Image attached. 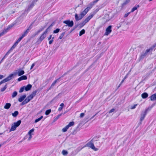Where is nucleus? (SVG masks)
Returning a JSON list of instances; mask_svg holds the SVG:
<instances>
[{
    "label": "nucleus",
    "instance_id": "obj_1",
    "mask_svg": "<svg viewBox=\"0 0 156 156\" xmlns=\"http://www.w3.org/2000/svg\"><path fill=\"white\" fill-rule=\"evenodd\" d=\"M88 11V10L86 8L83 11L81 12L79 16L77 14H76L75 15V17L76 21H78L81 20L87 14Z\"/></svg>",
    "mask_w": 156,
    "mask_h": 156
},
{
    "label": "nucleus",
    "instance_id": "obj_2",
    "mask_svg": "<svg viewBox=\"0 0 156 156\" xmlns=\"http://www.w3.org/2000/svg\"><path fill=\"white\" fill-rule=\"evenodd\" d=\"M97 137H94L92 140H91L89 143H88L87 144L86 146L87 147H90L91 149L94 150V151H97L98 150V149L96 148L94 146V144L93 143V140H95L96 138Z\"/></svg>",
    "mask_w": 156,
    "mask_h": 156
},
{
    "label": "nucleus",
    "instance_id": "obj_3",
    "mask_svg": "<svg viewBox=\"0 0 156 156\" xmlns=\"http://www.w3.org/2000/svg\"><path fill=\"white\" fill-rule=\"evenodd\" d=\"M151 109V108L148 107L146 109L144 112H142L141 114V117L140 119V121L141 122L144 119L148 111H150Z\"/></svg>",
    "mask_w": 156,
    "mask_h": 156
},
{
    "label": "nucleus",
    "instance_id": "obj_4",
    "mask_svg": "<svg viewBox=\"0 0 156 156\" xmlns=\"http://www.w3.org/2000/svg\"><path fill=\"white\" fill-rule=\"evenodd\" d=\"M21 123V121L19 120L16 122L14 123V125H12L10 129V131H13L16 130L17 127L19 126Z\"/></svg>",
    "mask_w": 156,
    "mask_h": 156
},
{
    "label": "nucleus",
    "instance_id": "obj_5",
    "mask_svg": "<svg viewBox=\"0 0 156 156\" xmlns=\"http://www.w3.org/2000/svg\"><path fill=\"white\" fill-rule=\"evenodd\" d=\"M17 73H15L14 74H11L7 77L5 78L0 82V85L2 84L5 83L10 80L14 76V75H16Z\"/></svg>",
    "mask_w": 156,
    "mask_h": 156
},
{
    "label": "nucleus",
    "instance_id": "obj_6",
    "mask_svg": "<svg viewBox=\"0 0 156 156\" xmlns=\"http://www.w3.org/2000/svg\"><path fill=\"white\" fill-rule=\"evenodd\" d=\"M64 23L66 24V26H68L69 27H72L74 25V22L73 20L70 21L69 20H66L63 21Z\"/></svg>",
    "mask_w": 156,
    "mask_h": 156
},
{
    "label": "nucleus",
    "instance_id": "obj_7",
    "mask_svg": "<svg viewBox=\"0 0 156 156\" xmlns=\"http://www.w3.org/2000/svg\"><path fill=\"white\" fill-rule=\"evenodd\" d=\"M148 53L147 50L142 52L139 57L140 60H143L147 55Z\"/></svg>",
    "mask_w": 156,
    "mask_h": 156
},
{
    "label": "nucleus",
    "instance_id": "obj_8",
    "mask_svg": "<svg viewBox=\"0 0 156 156\" xmlns=\"http://www.w3.org/2000/svg\"><path fill=\"white\" fill-rule=\"evenodd\" d=\"M74 124V122H70L68 125L62 129V131L63 132H66L70 127L73 126Z\"/></svg>",
    "mask_w": 156,
    "mask_h": 156
},
{
    "label": "nucleus",
    "instance_id": "obj_9",
    "mask_svg": "<svg viewBox=\"0 0 156 156\" xmlns=\"http://www.w3.org/2000/svg\"><path fill=\"white\" fill-rule=\"evenodd\" d=\"M23 37L21 36L20 37L15 43L13 46L10 48L12 50H13L17 46L18 43L22 39Z\"/></svg>",
    "mask_w": 156,
    "mask_h": 156
},
{
    "label": "nucleus",
    "instance_id": "obj_10",
    "mask_svg": "<svg viewBox=\"0 0 156 156\" xmlns=\"http://www.w3.org/2000/svg\"><path fill=\"white\" fill-rule=\"evenodd\" d=\"M32 28V24H31L28 27L27 29L24 31L23 33L22 34V36L24 37L25 36H26L28 34V33L29 32L30 30Z\"/></svg>",
    "mask_w": 156,
    "mask_h": 156
},
{
    "label": "nucleus",
    "instance_id": "obj_11",
    "mask_svg": "<svg viewBox=\"0 0 156 156\" xmlns=\"http://www.w3.org/2000/svg\"><path fill=\"white\" fill-rule=\"evenodd\" d=\"M112 26H109L106 29V32L105 33L104 35H108L112 32Z\"/></svg>",
    "mask_w": 156,
    "mask_h": 156
},
{
    "label": "nucleus",
    "instance_id": "obj_12",
    "mask_svg": "<svg viewBox=\"0 0 156 156\" xmlns=\"http://www.w3.org/2000/svg\"><path fill=\"white\" fill-rule=\"evenodd\" d=\"M46 37V35H44V34H42L40 37L38 39L36 43L37 44H40Z\"/></svg>",
    "mask_w": 156,
    "mask_h": 156
},
{
    "label": "nucleus",
    "instance_id": "obj_13",
    "mask_svg": "<svg viewBox=\"0 0 156 156\" xmlns=\"http://www.w3.org/2000/svg\"><path fill=\"white\" fill-rule=\"evenodd\" d=\"M35 4L33 1L31 4L28 5L27 8L25 10V12H28L34 6Z\"/></svg>",
    "mask_w": 156,
    "mask_h": 156
},
{
    "label": "nucleus",
    "instance_id": "obj_14",
    "mask_svg": "<svg viewBox=\"0 0 156 156\" xmlns=\"http://www.w3.org/2000/svg\"><path fill=\"white\" fill-rule=\"evenodd\" d=\"M12 51V49H11V48H10V49L7 51V52L6 53V54H5L4 56L1 60V61H0V64L3 62L4 59L7 57L8 55L9 54V53L10 52H11Z\"/></svg>",
    "mask_w": 156,
    "mask_h": 156
},
{
    "label": "nucleus",
    "instance_id": "obj_15",
    "mask_svg": "<svg viewBox=\"0 0 156 156\" xmlns=\"http://www.w3.org/2000/svg\"><path fill=\"white\" fill-rule=\"evenodd\" d=\"M27 76L26 75H23L19 77L17 79V80L18 81H20L23 80H27Z\"/></svg>",
    "mask_w": 156,
    "mask_h": 156
},
{
    "label": "nucleus",
    "instance_id": "obj_16",
    "mask_svg": "<svg viewBox=\"0 0 156 156\" xmlns=\"http://www.w3.org/2000/svg\"><path fill=\"white\" fill-rule=\"evenodd\" d=\"M32 87V85L30 84H28L27 86H24L25 90L26 91L30 90Z\"/></svg>",
    "mask_w": 156,
    "mask_h": 156
},
{
    "label": "nucleus",
    "instance_id": "obj_17",
    "mask_svg": "<svg viewBox=\"0 0 156 156\" xmlns=\"http://www.w3.org/2000/svg\"><path fill=\"white\" fill-rule=\"evenodd\" d=\"M15 73H13V74H14ZM15 73H17V74H17H18V76H21L23 74H24L25 72L23 70H21L20 69L18 70V73L16 72ZM15 75H14L15 76Z\"/></svg>",
    "mask_w": 156,
    "mask_h": 156
},
{
    "label": "nucleus",
    "instance_id": "obj_18",
    "mask_svg": "<svg viewBox=\"0 0 156 156\" xmlns=\"http://www.w3.org/2000/svg\"><path fill=\"white\" fill-rule=\"evenodd\" d=\"M30 101V99H28L27 98H26L22 102V103L20 104V105H24L27 104L28 102H29Z\"/></svg>",
    "mask_w": 156,
    "mask_h": 156
},
{
    "label": "nucleus",
    "instance_id": "obj_19",
    "mask_svg": "<svg viewBox=\"0 0 156 156\" xmlns=\"http://www.w3.org/2000/svg\"><path fill=\"white\" fill-rule=\"evenodd\" d=\"M156 47V43L153 44L152 46L150 47L149 49H147V52L148 53L151 52Z\"/></svg>",
    "mask_w": 156,
    "mask_h": 156
},
{
    "label": "nucleus",
    "instance_id": "obj_20",
    "mask_svg": "<svg viewBox=\"0 0 156 156\" xmlns=\"http://www.w3.org/2000/svg\"><path fill=\"white\" fill-rule=\"evenodd\" d=\"M26 97V94H25L21 96L18 99V101L20 102H21L23 101Z\"/></svg>",
    "mask_w": 156,
    "mask_h": 156
},
{
    "label": "nucleus",
    "instance_id": "obj_21",
    "mask_svg": "<svg viewBox=\"0 0 156 156\" xmlns=\"http://www.w3.org/2000/svg\"><path fill=\"white\" fill-rule=\"evenodd\" d=\"M151 100L152 101H155L156 100V94H154L150 97Z\"/></svg>",
    "mask_w": 156,
    "mask_h": 156
},
{
    "label": "nucleus",
    "instance_id": "obj_22",
    "mask_svg": "<svg viewBox=\"0 0 156 156\" xmlns=\"http://www.w3.org/2000/svg\"><path fill=\"white\" fill-rule=\"evenodd\" d=\"M148 95L146 92H144L142 94L141 97L143 99H145L148 97Z\"/></svg>",
    "mask_w": 156,
    "mask_h": 156
},
{
    "label": "nucleus",
    "instance_id": "obj_23",
    "mask_svg": "<svg viewBox=\"0 0 156 156\" xmlns=\"http://www.w3.org/2000/svg\"><path fill=\"white\" fill-rule=\"evenodd\" d=\"M94 4L92 2H91L88 5V6L86 8L89 11L94 5Z\"/></svg>",
    "mask_w": 156,
    "mask_h": 156
},
{
    "label": "nucleus",
    "instance_id": "obj_24",
    "mask_svg": "<svg viewBox=\"0 0 156 156\" xmlns=\"http://www.w3.org/2000/svg\"><path fill=\"white\" fill-rule=\"evenodd\" d=\"M11 106V104L10 103H6L4 106V108L8 109L10 108Z\"/></svg>",
    "mask_w": 156,
    "mask_h": 156
},
{
    "label": "nucleus",
    "instance_id": "obj_25",
    "mask_svg": "<svg viewBox=\"0 0 156 156\" xmlns=\"http://www.w3.org/2000/svg\"><path fill=\"white\" fill-rule=\"evenodd\" d=\"M140 6L139 5H136L132 9L130 12H133L134 11L136 10Z\"/></svg>",
    "mask_w": 156,
    "mask_h": 156
},
{
    "label": "nucleus",
    "instance_id": "obj_26",
    "mask_svg": "<svg viewBox=\"0 0 156 156\" xmlns=\"http://www.w3.org/2000/svg\"><path fill=\"white\" fill-rule=\"evenodd\" d=\"M12 26L9 25L8 26V27L6 29H4L3 30V31L2 32V33H3V35L6 32H7L8 31L9 29H10V28H11V27H12Z\"/></svg>",
    "mask_w": 156,
    "mask_h": 156
},
{
    "label": "nucleus",
    "instance_id": "obj_27",
    "mask_svg": "<svg viewBox=\"0 0 156 156\" xmlns=\"http://www.w3.org/2000/svg\"><path fill=\"white\" fill-rule=\"evenodd\" d=\"M86 24V23L84 22L83 21L82 22L80 23L79 24H78V27L79 26V27L80 28H81L83 27Z\"/></svg>",
    "mask_w": 156,
    "mask_h": 156
},
{
    "label": "nucleus",
    "instance_id": "obj_28",
    "mask_svg": "<svg viewBox=\"0 0 156 156\" xmlns=\"http://www.w3.org/2000/svg\"><path fill=\"white\" fill-rule=\"evenodd\" d=\"M18 114L19 112L17 111H15L14 113H12V115L14 117H16L18 115Z\"/></svg>",
    "mask_w": 156,
    "mask_h": 156
},
{
    "label": "nucleus",
    "instance_id": "obj_29",
    "mask_svg": "<svg viewBox=\"0 0 156 156\" xmlns=\"http://www.w3.org/2000/svg\"><path fill=\"white\" fill-rule=\"evenodd\" d=\"M130 0H126V1L122 4V7H123L124 6L128 4L130 1Z\"/></svg>",
    "mask_w": 156,
    "mask_h": 156
},
{
    "label": "nucleus",
    "instance_id": "obj_30",
    "mask_svg": "<svg viewBox=\"0 0 156 156\" xmlns=\"http://www.w3.org/2000/svg\"><path fill=\"white\" fill-rule=\"evenodd\" d=\"M85 30L84 29H82V30H81L79 33V36H81L83 34H85Z\"/></svg>",
    "mask_w": 156,
    "mask_h": 156
},
{
    "label": "nucleus",
    "instance_id": "obj_31",
    "mask_svg": "<svg viewBox=\"0 0 156 156\" xmlns=\"http://www.w3.org/2000/svg\"><path fill=\"white\" fill-rule=\"evenodd\" d=\"M43 118V116H41L39 118L35 119V120L34 122L35 123H37V122H39L40 120H41Z\"/></svg>",
    "mask_w": 156,
    "mask_h": 156
},
{
    "label": "nucleus",
    "instance_id": "obj_32",
    "mask_svg": "<svg viewBox=\"0 0 156 156\" xmlns=\"http://www.w3.org/2000/svg\"><path fill=\"white\" fill-rule=\"evenodd\" d=\"M37 91V90H35L33 91L30 95L34 98L36 95Z\"/></svg>",
    "mask_w": 156,
    "mask_h": 156
},
{
    "label": "nucleus",
    "instance_id": "obj_33",
    "mask_svg": "<svg viewBox=\"0 0 156 156\" xmlns=\"http://www.w3.org/2000/svg\"><path fill=\"white\" fill-rule=\"evenodd\" d=\"M51 109H49L47 110L45 112V114L46 115H48L51 112Z\"/></svg>",
    "mask_w": 156,
    "mask_h": 156
},
{
    "label": "nucleus",
    "instance_id": "obj_34",
    "mask_svg": "<svg viewBox=\"0 0 156 156\" xmlns=\"http://www.w3.org/2000/svg\"><path fill=\"white\" fill-rule=\"evenodd\" d=\"M17 91H14L12 94V98H14V97H16L17 95Z\"/></svg>",
    "mask_w": 156,
    "mask_h": 156
},
{
    "label": "nucleus",
    "instance_id": "obj_35",
    "mask_svg": "<svg viewBox=\"0 0 156 156\" xmlns=\"http://www.w3.org/2000/svg\"><path fill=\"white\" fill-rule=\"evenodd\" d=\"M60 78H59L56 79V80H55L53 83H52L51 84V87H52L54 86L55 84H56V83H57V82L58 81L59 79Z\"/></svg>",
    "mask_w": 156,
    "mask_h": 156
},
{
    "label": "nucleus",
    "instance_id": "obj_36",
    "mask_svg": "<svg viewBox=\"0 0 156 156\" xmlns=\"http://www.w3.org/2000/svg\"><path fill=\"white\" fill-rule=\"evenodd\" d=\"M7 88V84H6L4 87L2 88L1 89L0 91L1 92H3Z\"/></svg>",
    "mask_w": 156,
    "mask_h": 156
},
{
    "label": "nucleus",
    "instance_id": "obj_37",
    "mask_svg": "<svg viewBox=\"0 0 156 156\" xmlns=\"http://www.w3.org/2000/svg\"><path fill=\"white\" fill-rule=\"evenodd\" d=\"M60 30V29L59 28H57L53 31V33L54 34H56L58 33Z\"/></svg>",
    "mask_w": 156,
    "mask_h": 156
},
{
    "label": "nucleus",
    "instance_id": "obj_38",
    "mask_svg": "<svg viewBox=\"0 0 156 156\" xmlns=\"http://www.w3.org/2000/svg\"><path fill=\"white\" fill-rule=\"evenodd\" d=\"M62 153L64 155H66L67 154L68 151L65 150H63L62 151Z\"/></svg>",
    "mask_w": 156,
    "mask_h": 156
},
{
    "label": "nucleus",
    "instance_id": "obj_39",
    "mask_svg": "<svg viewBox=\"0 0 156 156\" xmlns=\"http://www.w3.org/2000/svg\"><path fill=\"white\" fill-rule=\"evenodd\" d=\"M65 32L62 33L59 37L58 39H61L64 36Z\"/></svg>",
    "mask_w": 156,
    "mask_h": 156
},
{
    "label": "nucleus",
    "instance_id": "obj_40",
    "mask_svg": "<svg viewBox=\"0 0 156 156\" xmlns=\"http://www.w3.org/2000/svg\"><path fill=\"white\" fill-rule=\"evenodd\" d=\"M78 27V24H77L73 28L71 29L70 30V33H71L76 28Z\"/></svg>",
    "mask_w": 156,
    "mask_h": 156
},
{
    "label": "nucleus",
    "instance_id": "obj_41",
    "mask_svg": "<svg viewBox=\"0 0 156 156\" xmlns=\"http://www.w3.org/2000/svg\"><path fill=\"white\" fill-rule=\"evenodd\" d=\"M94 14H93L92 13H90L89 16H88L87 17L88 18V19L89 20H90L94 16Z\"/></svg>",
    "mask_w": 156,
    "mask_h": 156
},
{
    "label": "nucleus",
    "instance_id": "obj_42",
    "mask_svg": "<svg viewBox=\"0 0 156 156\" xmlns=\"http://www.w3.org/2000/svg\"><path fill=\"white\" fill-rule=\"evenodd\" d=\"M62 115V114H60L59 115H58L56 117H55V120H57V119H58Z\"/></svg>",
    "mask_w": 156,
    "mask_h": 156
},
{
    "label": "nucleus",
    "instance_id": "obj_43",
    "mask_svg": "<svg viewBox=\"0 0 156 156\" xmlns=\"http://www.w3.org/2000/svg\"><path fill=\"white\" fill-rule=\"evenodd\" d=\"M83 148V147H79L78 148H77L76 150V152L77 153V152H79V151H80V150H81Z\"/></svg>",
    "mask_w": 156,
    "mask_h": 156
},
{
    "label": "nucleus",
    "instance_id": "obj_44",
    "mask_svg": "<svg viewBox=\"0 0 156 156\" xmlns=\"http://www.w3.org/2000/svg\"><path fill=\"white\" fill-rule=\"evenodd\" d=\"M24 90H25V89H24V86H23V87H22L20 88V90H19V92L20 93L22 92H23Z\"/></svg>",
    "mask_w": 156,
    "mask_h": 156
},
{
    "label": "nucleus",
    "instance_id": "obj_45",
    "mask_svg": "<svg viewBox=\"0 0 156 156\" xmlns=\"http://www.w3.org/2000/svg\"><path fill=\"white\" fill-rule=\"evenodd\" d=\"M34 129H32L30 130L29 132H28V134L29 135H31V133L34 132Z\"/></svg>",
    "mask_w": 156,
    "mask_h": 156
},
{
    "label": "nucleus",
    "instance_id": "obj_46",
    "mask_svg": "<svg viewBox=\"0 0 156 156\" xmlns=\"http://www.w3.org/2000/svg\"><path fill=\"white\" fill-rule=\"evenodd\" d=\"M89 20H90L88 19V18L87 17L85 19V20L83 21L86 23H87L89 21Z\"/></svg>",
    "mask_w": 156,
    "mask_h": 156
},
{
    "label": "nucleus",
    "instance_id": "obj_47",
    "mask_svg": "<svg viewBox=\"0 0 156 156\" xmlns=\"http://www.w3.org/2000/svg\"><path fill=\"white\" fill-rule=\"evenodd\" d=\"M27 98L28 99H30V101L33 98V97L32 96H31L30 94L28 96Z\"/></svg>",
    "mask_w": 156,
    "mask_h": 156
},
{
    "label": "nucleus",
    "instance_id": "obj_48",
    "mask_svg": "<svg viewBox=\"0 0 156 156\" xmlns=\"http://www.w3.org/2000/svg\"><path fill=\"white\" fill-rule=\"evenodd\" d=\"M48 31H49V30H48V29H47L42 34H44V35H46V34Z\"/></svg>",
    "mask_w": 156,
    "mask_h": 156
},
{
    "label": "nucleus",
    "instance_id": "obj_49",
    "mask_svg": "<svg viewBox=\"0 0 156 156\" xmlns=\"http://www.w3.org/2000/svg\"><path fill=\"white\" fill-rule=\"evenodd\" d=\"M137 104H136V105H134L133 106H132L131 107V109H134V108H136V106H137Z\"/></svg>",
    "mask_w": 156,
    "mask_h": 156
},
{
    "label": "nucleus",
    "instance_id": "obj_50",
    "mask_svg": "<svg viewBox=\"0 0 156 156\" xmlns=\"http://www.w3.org/2000/svg\"><path fill=\"white\" fill-rule=\"evenodd\" d=\"M115 109L114 108H112L109 111V113H111L112 112H114L115 111Z\"/></svg>",
    "mask_w": 156,
    "mask_h": 156
},
{
    "label": "nucleus",
    "instance_id": "obj_51",
    "mask_svg": "<svg viewBox=\"0 0 156 156\" xmlns=\"http://www.w3.org/2000/svg\"><path fill=\"white\" fill-rule=\"evenodd\" d=\"M55 22H53L49 26L51 28L53 26L55 25Z\"/></svg>",
    "mask_w": 156,
    "mask_h": 156
},
{
    "label": "nucleus",
    "instance_id": "obj_52",
    "mask_svg": "<svg viewBox=\"0 0 156 156\" xmlns=\"http://www.w3.org/2000/svg\"><path fill=\"white\" fill-rule=\"evenodd\" d=\"M99 0H94L93 2H92L93 3L94 5L95 4L97 3Z\"/></svg>",
    "mask_w": 156,
    "mask_h": 156
},
{
    "label": "nucleus",
    "instance_id": "obj_53",
    "mask_svg": "<svg viewBox=\"0 0 156 156\" xmlns=\"http://www.w3.org/2000/svg\"><path fill=\"white\" fill-rule=\"evenodd\" d=\"M84 115V113H82L80 114V116L81 118L83 117Z\"/></svg>",
    "mask_w": 156,
    "mask_h": 156
},
{
    "label": "nucleus",
    "instance_id": "obj_54",
    "mask_svg": "<svg viewBox=\"0 0 156 156\" xmlns=\"http://www.w3.org/2000/svg\"><path fill=\"white\" fill-rule=\"evenodd\" d=\"M49 41V44H51L54 41V40H50Z\"/></svg>",
    "mask_w": 156,
    "mask_h": 156
},
{
    "label": "nucleus",
    "instance_id": "obj_55",
    "mask_svg": "<svg viewBox=\"0 0 156 156\" xmlns=\"http://www.w3.org/2000/svg\"><path fill=\"white\" fill-rule=\"evenodd\" d=\"M130 13V12H128V13H127L126 14L124 15V17H127L129 15Z\"/></svg>",
    "mask_w": 156,
    "mask_h": 156
},
{
    "label": "nucleus",
    "instance_id": "obj_56",
    "mask_svg": "<svg viewBox=\"0 0 156 156\" xmlns=\"http://www.w3.org/2000/svg\"><path fill=\"white\" fill-rule=\"evenodd\" d=\"M35 66V63H33L32 64V65L31 66V67H30V69H33V67Z\"/></svg>",
    "mask_w": 156,
    "mask_h": 156
},
{
    "label": "nucleus",
    "instance_id": "obj_57",
    "mask_svg": "<svg viewBox=\"0 0 156 156\" xmlns=\"http://www.w3.org/2000/svg\"><path fill=\"white\" fill-rule=\"evenodd\" d=\"M98 113V112L97 113H96L95 115H93V116H92L90 118V119H93L97 114Z\"/></svg>",
    "mask_w": 156,
    "mask_h": 156
},
{
    "label": "nucleus",
    "instance_id": "obj_58",
    "mask_svg": "<svg viewBox=\"0 0 156 156\" xmlns=\"http://www.w3.org/2000/svg\"><path fill=\"white\" fill-rule=\"evenodd\" d=\"M52 37V35H50L49 37L48 38V40H50L51 39V38Z\"/></svg>",
    "mask_w": 156,
    "mask_h": 156
},
{
    "label": "nucleus",
    "instance_id": "obj_59",
    "mask_svg": "<svg viewBox=\"0 0 156 156\" xmlns=\"http://www.w3.org/2000/svg\"><path fill=\"white\" fill-rule=\"evenodd\" d=\"M44 29V27H42L40 29H39L41 31H42Z\"/></svg>",
    "mask_w": 156,
    "mask_h": 156
},
{
    "label": "nucleus",
    "instance_id": "obj_60",
    "mask_svg": "<svg viewBox=\"0 0 156 156\" xmlns=\"http://www.w3.org/2000/svg\"><path fill=\"white\" fill-rule=\"evenodd\" d=\"M64 104L63 103H62L60 105V107H62V108H63V107L64 106Z\"/></svg>",
    "mask_w": 156,
    "mask_h": 156
},
{
    "label": "nucleus",
    "instance_id": "obj_61",
    "mask_svg": "<svg viewBox=\"0 0 156 156\" xmlns=\"http://www.w3.org/2000/svg\"><path fill=\"white\" fill-rule=\"evenodd\" d=\"M62 107H60L58 109V111H60L61 110H62Z\"/></svg>",
    "mask_w": 156,
    "mask_h": 156
},
{
    "label": "nucleus",
    "instance_id": "obj_62",
    "mask_svg": "<svg viewBox=\"0 0 156 156\" xmlns=\"http://www.w3.org/2000/svg\"><path fill=\"white\" fill-rule=\"evenodd\" d=\"M6 142H7L6 141H4L1 144L2 145H4V144H5L6 143Z\"/></svg>",
    "mask_w": 156,
    "mask_h": 156
},
{
    "label": "nucleus",
    "instance_id": "obj_63",
    "mask_svg": "<svg viewBox=\"0 0 156 156\" xmlns=\"http://www.w3.org/2000/svg\"><path fill=\"white\" fill-rule=\"evenodd\" d=\"M4 77V76L3 75H1L0 74V79H2Z\"/></svg>",
    "mask_w": 156,
    "mask_h": 156
},
{
    "label": "nucleus",
    "instance_id": "obj_64",
    "mask_svg": "<svg viewBox=\"0 0 156 156\" xmlns=\"http://www.w3.org/2000/svg\"><path fill=\"white\" fill-rule=\"evenodd\" d=\"M127 74L125 76V77L123 79L125 80L127 77Z\"/></svg>",
    "mask_w": 156,
    "mask_h": 156
}]
</instances>
